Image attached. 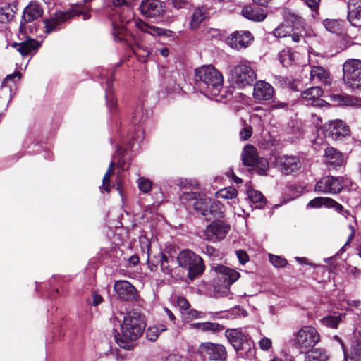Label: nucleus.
Here are the masks:
<instances>
[{
    "mask_svg": "<svg viewBox=\"0 0 361 361\" xmlns=\"http://www.w3.org/2000/svg\"><path fill=\"white\" fill-rule=\"evenodd\" d=\"M348 20L357 27H361V0H348Z\"/></svg>",
    "mask_w": 361,
    "mask_h": 361,
    "instance_id": "obj_23",
    "label": "nucleus"
},
{
    "mask_svg": "<svg viewBox=\"0 0 361 361\" xmlns=\"http://www.w3.org/2000/svg\"><path fill=\"white\" fill-rule=\"evenodd\" d=\"M178 265L188 270V276L193 280L204 271V264L202 257L190 250L180 252L177 256Z\"/></svg>",
    "mask_w": 361,
    "mask_h": 361,
    "instance_id": "obj_4",
    "label": "nucleus"
},
{
    "mask_svg": "<svg viewBox=\"0 0 361 361\" xmlns=\"http://www.w3.org/2000/svg\"><path fill=\"white\" fill-rule=\"evenodd\" d=\"M178 306L184 312L190 307V303L184 297H178L177 299Z\"/></svg>",
    "mask_w": 361,
    "mask_h": 361,
    "instance_id": "obj_60",
    "label": "nucleus"
},
{
    "mask_svg": "<svg viewBox=\"0 0 361 361\" xmlns=\"http://www.w3.org/2000/svg\"><path fill=\"white\" fill-rule=\"evenodd\" d=\"M343 23L342 20L335 19H325L323 21V25L327 31L336 34L342 31Z\"/></svg>",
    "mask_w": 361,
    "mask_h": 361,
    "instance_id": "obj_38",
    "label": "nucleus"
},
{
    "mask_svg": "<svg viewBox=\"0 0 361 361\" xmlns=\"http://www.w3.org/2000/svg\"><path fill=\"white\" fill-rule=\"evenodd\" d=\"M109 73L107 71H104L102 73L101 76L106 78L105 81V97L106 100V104L110 111H113L116 108L117 101L114 96V92L113 89V80L111 77L108 78Z\"/></svg>",
    "mask_w": 361,
    "mask_h": 361,
    "instance_id": "obj_27",
    "label": "nucleus"
},
{
    "mask_svg": "<svg viewBox=\"0 0 361 361\" xmlns=\"http://www.w3.org/2000/svg\"><path fill=\"white\" fill-rule=\"evenodd\" d=\"M310 80L314 84L321 83L329 85L331 83L329 73L320 66H311Z\"/></svg>",
    "mask_w": 361,
    "mask_h": 361,
    "instance_id": "obj_25",
    "label": "nucleus"
},
{
    "mask_svg": "<svg viewBox=\"0 0 361 361\" xmlns=\"http://www.w3.org/2000/svg\"><path fill=\"white\" fill-rule=\"evenodd\" d=\"M330 99L336 106H356L360 105L359 99L347 94H331Z\"/></svg>",
    "mask_w": 361,
    "mask_h": 361,
    "instance_id": "obj_28",
    "label": "nucleus"
},
{
    "mask_svg": "<svg viewBox=\"0 0 361 361\" xmlns=\"http://www.w3.org/2000/svg\"><path fill=\"white\" fill-rule=\"evenodd\" d=\"M82 16V19L87 20L90 18V13L84 11V6L76 5L71 9L66 11H56L50 18L43 20L45 33L50 34L57 30V28L63 23L68 20L74 16Z\"/></svg>",
    "mask_w": 361,
    "mask_h": 361,
    "instance_id": "obj_3",
    "label": "nucleus"
},
{
    "mask_svg": "<svg viewBox=\"0 0 361 361\" xmlns=\"http://www.w3.org/2000/svg\"><path fill=\"white\" fill-rule=\"evenodd\" d=\"M274 94V87L264 80L257 81L253 87V97L259 101H268L273 98Z\"/></svg>",
    "mask_w": 361,
    "mask_h": 361,
    "instance_id": "obj_18",
    "label": "nucleus"
},
{
    "mask_svg": "<svg viewBox=\"0 0 361 361\" xmlns=\"http://www.w3.org/2000/svg\"><path fill=\"white\" fill-rule=\"evenodd\" d=\"M146 249H147V262L149 267L152 271H155L157 269L158 265H159V263L156 262V256H154L153 257H150L149 256V244H146Z\"/></svg>",
    "mask_w": 361,
    "mask_h": 361,
    "instance_id": "obj_52",
    "label": "nucleus"
},
{
    "mask_svg": "<svg viewBox=\"0 0 361 361\" xmlns=\"http://www.w3.org/2000/svg\"><path fill=\"white\" fill-rule=\"evenodd\" d=\"M137 183L140 190L144 193H148L152 190V181L145 177H140Z\"/></svg>",
    "mask_w": 361,
    "mask_h": 361,
    "instance_id": "obj_45",
    "label": "nucleus"
},
{
    "mask_svg": "<svg viewBox=\"0 0 361 361\" xmlns=\"http://www.w3.org/2000/svg\"><path fill=\"white\" fill-rule=\"evenodd\" d=\"M241 157L243 164L247 166H255L257 159H259L257 153V149L251 145H247L245 146Z\"/></svg>",
    "mask_w": 361,
    "mask_h": 361,
    "instance_id": "obj_29",
    "label": "nucleus"
},
{
    "mask_svg": "<svg viewBox=\"0 0 361 361\" xmlns=\"http://www.w3.org/2000/svg\"><path fill=\"white\" fill-rule=\"evenodd\" d=\"M209 200L210 199L204 197L197 199L193 204L194 209L197 213L201 214L204 217L207 221H210V218L208 217V209L209 207Z\"/></svg>",
    "mask_w": 361,
    "mask_h": 361,
    "instance_id": "obj_32",
    "label": "nucleus"
},
{
    "mask_svg": "<svg viewBox=\"0 0 361 361\" xmlns=\"http://www.w3.org/2000/svg\"><path fill=\"white\" fill-rule=\"evenodd\" d=\"M43 14V9L36 2H30L23 10L22 18L20 23V32L27 31V24L33 23Z\"/></svg>",
    "mask_w": 361,
    "mask_h": 361,
    "instance_id": "obj_13",
    "label": "nucleus"
},
{
    "mask_svg": "<svg viewBox=\"0 0 361 361\" xmlns=\"http://www.w3.org/2000/svg\"><path fill=\"white\" fill-rule=\"evenodd\" d=\"M92 305L97 306L103 302V298L97 293H94L92 294Z\"/></svg>",
    "mask_w": 361,
    "mask_h": 361,
    "instance_id": "obj_63",
    "label": "nucleus"
},
{
    "mask_svg": "<svg viewBox=\"0 0 361 361\" xmlns=\"http://www.w3.org/2000/svg\"><path fill=\"white\" fill-rule=\"evenodd\" d=\"M351 357L354 361H361V342L352 349Z\"/></svg>",
    "mask_w": 361,
    "mask_h": 361,
    "instance_id": "obj_56",
    "label": "nucleus"
},
{
    "mask_svg": "<svg viewBox=\"0 0 361 361\" xmlns=\"http://www.w3.org/2000/svg\"><path fill=\"white\" fill-rule=\"evenodd\" d=\"M114 161H111L108 170L105 173L103 179L102 184L99 187L101 192L105 191L106 192H110L111 188L114 186V184L111 181V177L114 173Z\"/></svg>",
    "mask_w": 361,
    "mask_h": 361,
    "instance_id": "obj_34",
    "label": "nucleus"
},
{
    "mask_svg": "<svg viewBox=\"0 0 361 361\" xmlns=\"http://www.w3.org/2000/svg\"><path fill=\"white\" fill-rule=\"evenodd\" d=\"M343 177L327 176L318 180L314 186V190L324 194H336L340 192L343 188Z\"/></svg>",
    "mask_w": 361,
    "mask_h": 361,
    "instance_id": "obj_9",
    "label": "nucleus"
},
{
    "mask_svg": "<svg viewBox=\"0 0 361 361\" xmlns=\"http://www.w3.org/2000/svg\"><path fill=\"white\" fill-rule=\"evenodd\" d=\"M216 197L217 198L231 200V202H229L231 205L237 204L238 202V200L237 198L238 191L233 187H227L219 190L216 192Z\"/></svg>",
    "mask_w": 361,
    "mask_h": 361,
    "instance_id": "obj_31",
    "label": "nucleus"
},
{
    "mask_svg": "<svg viewBox=\"0 0 361 361\" xmlns=\"http://www.w3.org/2000/svg\"><path fill=\"white\" fill-rule=\"evenodd\" d=\"M292 32V27L290 23L286 21L281 23L273 31V35L278 38L286 37L289 36Z\"/></svg>",
    "mask_w": 361,
    "mask_h": 361,
    "instance_id": "obj_41",
    "label": "nucleus"
},
{
    "mask_svg": "<svg viewBox=\"0 0 361 361\" xmlns=\"http://www.w3.org/2000/svg\"><path fill=\"white\" fill-rule=\"evenodd\" d=\"M205 18V9L204 8H196L191 18L190 26L192 29L195 30L199 27L202 22Z\"/></svg>",
    "mask_w": 361,
    "mask_h": 361,
    "instance_id": "obj_39",
    "label": "nucleus"
},
{
    "mask_svg": "<svg viewBox=\"0 0 361 361\" xmlns=\"http://www.w3.org/2000/svg\"><path fill=\"white\" fill-rule=\"evenodd\" d=\"M183 317L186 320H192L195 319H201L204 317V314L193 309H188L183 312Z\"/></svg>",
    "mask_w": 361,
    "mask_h": 361,
    "instance_id": "obj_48",
    "label": "nucleus"
},
{
    "mask_svg": "<svg viewBox=\"0 0 361 361\" xmlns=\"http://www.w3.org/2000/svg\"><path fill=\"white\" fill-rule=\"evenodd\" d=\"M327 207L334 208L336 211L341 212L343 209V207L334 200L331 198H329Z\"/></svg>",
    "mask_w": 361,
    "mask_h": 361,
    "instance_id": "obj_61",
    "label": "nucleus"
},
{
    "mask_svg": "<svg viewBox=\"0 0 361 361\" xmlns=\"http://www.w3.org/2000/svg\"><path fill=\"white\" fill-rule=\"evenodd\" d=\"M252 133V127L250 126H245L243 130L240 132V136L241 139L246 140L251 137Z\"/></svg>",
    "mask_w": 361,
    "mask_h": 361,
    "instance_id": "obj_57",
    "label": "nucleus"
},
{
    "mask_svg": "<svg viewBox=\"0 0 361 361\" xmlns=\"http://www.w3.org/2000/svg\"><path fill=\"white\" fill-rule=\"evenodd\" d=\"M275 162L281 173L286 175L298 171L301 167L300 161L296 156H280Z\"/></svg>",
    "mask_w": 361,
    "mask_h": 361,
    "instance_id": "obj_16",
    "label": "nucleus"
},
{
    "mask_svg": "<svg viewBox=\"0 0 361 361\" xmlns=\"http://www.w3.org/2000/svg\"><path fill=\"white\" fill-rule=\"evenodd\" d=\"M324 162L328 167L337 169L343 166L345 158L341 152L334 147H329L324 150Z\"/></svg>",
    "mask_w": 361,
    "mask_h": 361,
    "instance_id": "obj_20",
    "label": "nucleus"
},
{
    "mask_svg": "<svg viewBox=\"0 0 361 361\" xmlns=\"http://www.w3.org/2000/svg\"><path fill=\"white\" fill-rule=\"evenodd\" d=\"M121 27L127 28V32L126 33H123V35H119L120 36H122V39H118L117 37H114L115 40H123L125 39V37L129 33L130 29L133 27H136L141 31L149 33L153 36H160L164 35V30L163 29H161L154 25H149L141 20H135L134 18L130 20V22L123 23L118 25V27Z\"/></svg>",
    "mask_w": 361,
    "mask_h": 361,
    "instance_id": "obj_11",
    "label": "nucleus"
},
{
    "mask_svg": "<svg viewBox=\"0 0 361 361\" xmlns=\"http://www.w3.org/2000/svg\"><path fill=\"white\" fill-rule=\"evenodd\" d=\"M241 13L245 18L255 22L263 21L267 16V10L255 5L244 6Z\"/></svg>",
    "mask_w": 361,
    "mask_h": 361,
    "instance_id": "obj_24",
    "label": "nucleus"
},
{
    "mask_svg": "<svg viewBox=\"0 0 361 361\" xmlns=\"http://www.w3.org/2000/svg\"><path fill=\"white\" fill-rule=\"evenodd\" d=\"M134 52L139 58V60L142 62H145L147 58L151 54V52L147 47H142L140 46L135 48Z\"/></svg>",
    "mask_w": 361,
    "mask_h": 361,
    "instance_id": "obj_50",
    "label": "nucleus"
},
{
    "mask_svg": "<svg viewBox=\"0 0 361 361\" xmlns=\"http://www.w3.org/2000/svg\"><path fill=\"white\" fill-rule=\"evenodd\" d=\"M255 165L257 166V173L259 175H265L266 171L269 169V163L267 160L265 159H258Z\"/></svg>",
    "mask_w": 361,
    "mask_h": 361,
    "instance_id": "obj_53",
    "label": "nucleus"
},
{
    "mask_svg": "<svg viewBox=\"0 0 361 361\" xmlns=\"http://www.w3.org/2000/svg\"><path fill=\"white\" fill-rule=\"evenodd\" d=\"M255 111L259 112V114H252L250 116L251 121L252 123H257L259 128L262 127V116L264 114V110L262 107H257L255 109Z\"/></svg>",
    "mask_w": 361,
    "mask_h": 361,
    "instance_id": "obj_54",
    "label": "nucleus"
},
{
    "mask_svg": "<svg viewBox=\"0 0 361 361\" xmlns=\"http://www.w3.org/2000/svg\"><path fill=\"white\" fill-rule=\"evenodd\" d=\"M198 352L202 358L209 361H226L227 359L226 347L221 343H202L198 348Z\"/></svg>",
    "mask_w": 361,
    "mask_h": 361,
    "instance_id": "obj_8",
    "label": "nucleus"
},
{
    "mask_svg": "<svg viewBox=\"0 0 361 361\" xmlns=\"http://www.w3.org/2000/svg\"><path fill=\"white\" fill-rule=\"evenodd\" d=\"M114 290L120 299L126 301L134 300L137 296V290L128 281L121 280L115 281Z\"/></svg>",
    "mask_w": 361,
    "mask_h": 361,
    "instance_id": "obj_17",
    "label": "nucleus"
},
{
    "mask_svg": "<svg viewBox=\"0 0 361 361\" xmlns=\"http://www.w3.org/2000/svg\"><path fill=\"white\" fill-rule=\"evenodd\" d=\"M146 327L145 317L137 310L128 312L123 317L121 326V334L117 333L115 339L122 348L130 350L133 342L138 339Z\"/></svg>",
    "mask_w": 361,
    "mask_h": 361,
    "instance_id": "obj_1",
    "label": "nucleus"
},
{
    "mask_svg": "<svg viewBox=\"0 0 361 361\" xmlns=\"http://www.w3.org/2000/svg\"><path fill=\"white\" fill-rule=\"evenodd\" d=\"M329 355L324 349L316 348L306 356L305 361H328Z\"/></svg>",
    "mask_w": 361,
    "mask_h": 361,
    "instance_id": "obj_40",
    "label": "nucleus"
},
{
    "mask_svg": "<svg viewBox=\"0 0 361 361\" xmlns=\"http://www.w3.org/2000/svg\"><path fill=\"white\" fill-rule=\"evenodd\" d=\"M196 85L200 92L210 99L219 97L224 84L222 74L213 66H203L195 71Z\"/></svg>",
    "mask_w": 361,
    "mask_h": 361,
    "instance_id": "obj_2",
    "label": "nucleus"
},
{
    "mask_svg": "<svg viewBox=\"0 0 361 361\" xmlns=\"http://www.w3.org/2000/svg\"><path fill=\"white\" fill-rule=\"evenodd\" d=\"M247 196L252 204V207L256 209H262L266 204V199L259 191L250 189L247 191Z\"/></svg>",
    "mask_w": 361,
    "mask_h": 361,
    "instance_id": "obj_33",
    "label": "nucleus"
},
{
    "mask_svg": "<svg viewBox=\"0 0 361 361\" xmlns=\"http://www.w3.org/2000/svg\"><path fill=\"white\" fill-rule=\"evenodd\" d=\"M14 17V12L9 6L0 8V20L1 22L11 21Z\"/></svg>",
    "mask_w": 361,
    "mask_h": 361,
    "instance_id": "obj_46",
    "label": "nucleus"
},
{
    "mask_svg": "<svg viewBox=\"0 0 361 361\" xmlns=\"http://www.w3.org/2000/svg\"><path fill=\"white\" fill-rule=\"evenodd\" d=\"M323 94L322 90L318 87H312L302 92L301 97L305 105L313 106L324 107L329 106V104L321 99Z\"/></svg>",
    "mask_w": 361,
    "mask_h": 361,
    "instance_id": "obj_15",
    "label": "nucleus"
},
{
    "mask_svg": "<svg viewBox=\"0 0 361 361\" xmlns=\"http://www.w3.org/2000/svg\"><path fill=\"white\" fill-rule=\"evenodd\" d=\"M326 136L332 140H341L349 135L348 126L341 120L329 121L325 125Z\"/></svg>",
    "mask_w": 361,
    "mask_h": 361,
    "instance_id": "obj_14",
    "label": "nucleus"
},
{
    "mask_svg": "<svg viewBox=\"0 0 361 361\" xmlns=\"http://www.w3.org/2000/svg\"><path fill=\"white\" fill-rule=\"evenodd\" d=\"M329 198V197H316L309 202V203L307 205V207L319 208L321 207L322 206H325L327 207Z\"/></svg>",
    "mask_w": 361,
    "mask_h": 361,
    "instance_id": "obj_47",
    "label": "nucleus"
},
{
    "mask_svg": "<svg viewBox=\"0 0 361 361\" xmlns=\"http://www.w3.org/2000/svg\"><path fill=\"white\" fill-rule=\"evenodd\" d=\"M259 346L262 350L267 351L272 347V341L266 336H263L259 341Z\"/></svg>",
    "mask_w": 361,
    "mask_h": 361,
    "instance_id": "obj_55",
    "label": "nucleus"
},
{
    "mask_svg": "<svg viewBox=\"0 0 361 361\" xmlns=\"http://www.w3.org/2000/svg\"><path fill=\"white\" fill-rule=\"evenodd\" d=\"M240 354L242 357L252 361L255 357V348L253 341L250 338L242 345L240 348Z\"/></svg>",
    "mask_w": 361,
    "mask_h": 361,
    "instance_id": "obj_35",
    "label": "nucleus"
},
{
    "mask_svg": "<svg viewBox=\"0 0 361 361\" xmlns=\"http://www.w3.org/2000/svg\"><path fill=\"white\" fill-rule=\"evenodd\" d=\"M171 4L173 7L176 9L185 8L188 4V1L185 0H171Z\"/></svg>",
    "mask_w": 361,
    "mask_h": 361,
    "instance_id": "obj_62",
    "label": "nucleus"
},
{
    "mask_svg": "<svg viewBox=\"0 0 361 361\" xmlns=\"http://www.w3.org/2000/svg\"><path fill=\"white\" fill-rule=\"evenodd\" d=\"M340 321L341 317L339 315H329L321 319L323 325L333 329L337 328Z\"/></svg>",
    "mask_w": 361,
    "mask_h": 361,
    "instance_id": "obj_43",
    "label": "nucleus"
},
{
    "mask_svg": "<svg viewBox=\"0 0 361 361\" xmlns=\"http://www.w3.org/2000/svg\"><path fill=\"white\" fill-rule=\"evenodd\" d=\"M225 336L238 352L240 348H242V345L250 338L243 331L242 329H226Z\"/></svg>",
    "mask_w": 361,
    "mask_h": 361,
    "instance_id": "obj_22",
    "label": "nucleus"
},
{
    "mask_svg": "<svg viewBox=\"0 0 361 361\" xmlns=\"http://www.w3.org/2000/svg\"><path fill=\"white\" fill-rule=\"evenodd\" d=\"M166 361H183V359L179 355L173 354L169 355Z\"/></svg>",
    "mask_w": 361,
    "mask_h": 361,
    "instance_id": "obj_64",
    "label": "nucleus"
},
{
    "mask_svg": "<svg viewBox=\"0 0 361 361\" xmlns=\"http://www.w3.org/2000/svg\"><path fill=\"white\" fill-rule=\"evenodd\" d=\"M224 326L214 322H202V330L203 332L218 333L224 330Z\"/></svg>",
    "mask_w": 361,
    "mask_h": 361,
    "instance_id": "obj_44",
    "label": "nucleus"
},
{
    "mask_svg": "<svg viewBox=\"0 0 361 361\" xmlns=\"http://www.w3.org/2000/svg\"><path fill=\"white\" fill-rule=\"evenodd\" d=\"M140 11L146 18H157L163 16L166 6L160 0H144L140 5Z\"/></svg>",
    "mask_w": 361,
    "mask_h": 361,
    "instance_id": "obj_12",
    "label": "nucleus"
},
{
    "mask_svg": "<svg viewBox=\"0 0 361 361\" xmlns=\"http://www.w3.org/2000/svg\"><path fill=\"white\" fill-rule=\"evenodd\" d=\"M230 226L222 221H214L208 225L204 231L203 237L205 240L211 242H216L224 239Z\"/></svg>",
    "mask_w": 361,
    "mask_h": 361,
    "instance_id": "obj_10",
    "label": "nucleus"
},
{
    "mask_svg": "<svg viewBox=\"0 0 361 361\" xmlns=\"http://www.w3.org/2000/svg\"><path fill=\"white\" fill-rule=\"evenodd\" d=\"M156 262L159 263L161 271L165 274H171L172 269L170 267L169 259L161 252L156 255Z\"/></svg>",
    "mask_w": 361,
    "mask_h": 361,
    "instance_id": "obj_42",
    "label": "nucleus"
},
{
    "mask_svg": "<svg viewBox=\"0 0 361 361\" xmlns=\"http://www.w3.org/2000/svg\"><path fill=\"white\" fill-rule=\"evenodd\" d=\"M295 53L290 49H284L278 54L279 60L283 66L292 65L295 61Z\"/></svg>",
    "mask_w": 361,
    "mask_h": 361,
    "instance_id": "obj_37",
    "label": "nucleus"
},
{
    "mask_svg": "<svg viewBox=\"0 0 361 361\" xmlns=\"http://www.w3.org/2000/svg\"><path fill=\"white\" fill-rule=\"evenodd\" d=\"M288 107V104L286 102L274 99L269 106V111L276 110H286Z\"/></svg>",
    "mask_w": 361,
    "mask_h": 361,
    "instance_id": "obj_51",
    "label": "nucleus"
},
{
    "mask_svg": "<svg viewBox=\"0 0 361 361\" xmlns=\"http://www.w3.org/2000/svg\"><path fill=\"white\" fill-rule=\"evenodd\" d=\"M269 262L277 268H282L287 264V260L280 256L270 254L269 255Z\"/></svg>",
    "mask_w": 361,
    "mask_h": 361,
    "instance_id": "obj_49",
    "label": "nucleus"
},
{
    "mask_svg": "<svg viewBox=\"0 0 361 361\" xmlns=\"http://www.w3.org/2000/svg\"><path fill=\"white\" fill-rule=\"evenodd\" d=\"M42 42L28 37L26 40L22 42L12 43L11 47L16 48L22 56H26L32 51L37 50L41 46Z\"/></svg>",
    "mask_w": 361,
    "mask_h": 361,
    "instance_id": "obj_26",
    "label": "nucleus"
},
{
    "mask_svg": "<svg viewBox=\"0 0 361 361\" xmlns=\"http://www.w3.org/2000/svg\"><path fill=\"white\" fill-rule=\"evenodd\" d=\"M213 269L219 279L224 281L226 288L235 282L240 277V274L238 271L224 265L217 264L213 267Z\"/></svg>",
    "mask_w": 361,
    "mask_h": 361,
    "instance_id": "obj_21",
    "label": "nucleus"
},
{
    "mask_svg": "<svg viewBox=\"0 0 361 361\" xmlns=\"http://www.w3.org/2000/svg\"><path fill=\"white\" fill-rule=\"evenodd\" d=\"M348 228L349 230L350 231V233L348 235V240L346 241V243H345V245L340 249L339 252H338V254L339 253H343L345 252V246H347L350 243V241L352 240V239L354 238L355 236V229L353 228V226L352 225H349L348 226Z\"/></svg>",
    "mask_w": 361,
    "mask_h": 361,
    "instance_id": "obj_59",
    "label": "nucleus"
},
{
    "mask_svg": "<svg viewBox=\"0 0 361 361\" xmlns=\"http://www.w3.org/2000/svg\"><path fill=\"white\" fill-rule=\"evenodd\" d=\"M320 339L317 330L311 326H304L294 333L293 345L300 353H306L312 349Z\"/></svg>",
    "mask_w": 361,
    "mask_h": 361,
    "instance_id": "obj_5",
    "label": "nucleus"
},
{
    "mask_svg": "<svg viewBox=\"0 0 361 361\" xmlns=\"http://www.w3.org/2000/svg\"><path fill=\"white\" fill-rule=\"evenodd\" d=\"M236 255L238 259L239 262L241 264H245L246 262L249 261V257L247 252L244 250H239L236 251Z\"/></svg>",
    "mask_w": 361,
    "mask_h": 361,
    "instance_id": "obj_58",
    "label": "nucleus"
},
{
    "mask_svg": "<svg viewBox=\"0 0 361 361\" xmlns=\"http://www.w3.org/2000/svg\"><path fill=\"white\" fill-rule=\"evenodd\" d=\"M343 78L345 84L351 89L361 86V61L349 59L343 65Z\"/></svg>",
    "mask_w": 361,
    "mask_h": 361,
    "instance_id": "obj_6",
    "label": "nucleus"
},
{
    "mask_svg": "<svg viewBox=\"0 0 361 361\" xmlns=\"http://www.w3.org/2000/svg\"><path fill=\"white\" fill-rule=\"evenodd\" d=\"M209 207L208 209V217L210 218V221L212 219H219L224 216V205L217 200L210 199Z\"/></svg>",
    "mask_w": 361,
    "mask_h": 361,
    "instance_id": "obj_30",
    "label": "nucleus"
},
{
    "mask_svg": "<svg viewBox=\"0 0 361 361\" xmlns=\"http://www.w3.org/2000/svg\"><path fill=\"white\" fill-rule=\"evenodd\" d=\"M165 324H159L149 326L146 330V337L150 341H155L161 332L166 331Z\"/></svg>",
    "mask_w": 361,
    "mask_h": 361,
    "instance_id": "obj_36",
    "label": "nucleus"
},
{
    "mask_svg": "<svg viewBox=\"0 0 361 361\" xmlns=\"http://www.w3.org/2000/svg\"><path fill=\"white\" fill-rule=\"evenodd\" d=\"M252 39V34L248 32H235L227 39L228 44L235 49H240L248 47Z\"/></svg>",
    "mask_w": 361,
    "mask_h": 361,
    "instance_id": "obj_19",
    "label": "nucleus"
},
{
    "mask_svg": "<svg viewBox=\"0 0 361 361\" xmlns=\"http://www.w3.org/2000/svg\"><path fill=\"white\" fill-rule=\"evenodd\" d=\"M256 78V73L247 62L235 66L231 71V80L239 87L252 85Z\"/></svg>",
    "mask_w": 361,
    "mask_h": 361,
    "instance_id": "obj_7",
    "label": "nucleus"
}]
</instances>
